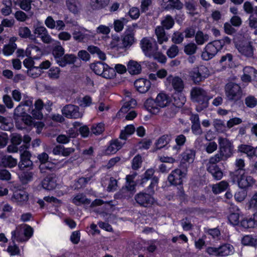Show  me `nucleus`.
Wrapping results in <instances>:
<instances>
[{
  "label": "nucleus",
  "instance_id": "052dcab7",
  "mask_svg": "<svg viewBox=\"0 0 257 257\" xmlns=\"http://www.w3.org/2000/svg\"><path fill=\"white\" fill-rule=\"evenodd\" d=\"M155 173V170L153 168L147 169L141 178V183L144 184L151 179Z\"/></svg>",
  "mask_w": 257,
  "mask_h": 257
},
{
  "label": "nucleus",
  "instance_id": "5fc2aeb1",
  "mask_svg": "<svg viewBox=\"0 0 257 257\" xmlns=\"http://www.w3.org/2000/svg\"><path fill=\"white\" fill-rule=\"evenodd\" d=\"M197 48V47L195 44L190 43L185 46L184 51L186 54L190 56L196 53Z\"/></svg>",
  "mask_w": 257,
  "mask_h": 257
},
{
  "label": "nucleus",
  "instance_id": "20e7f679",
  "mask_svg": "<svg viewBox=\"0 0 257 257\" xmlns=\"http://www.w3.org/2000/svg\"><path fill=\"white\" fill-rule=\"evenodd\" d=\"M220 161H226L220 154L218 153L214 157H212L209 160L207 167V171L211 174L213 178L216 180H220L223 177V172L221 169L217 165Z\"/></svg>",
  "mask_w": 257,
  "mask_h": 257
},
{
  "label": "nucleus",
  "instance_id": "603ef678",
  "mask_svg": "<svg viewBox=\"0 0 257 257\" xmlns=\"http://www.w3.org/2000/svg\"><path fill=\"white\" fill-rule=\"evenodd\" d=\"M40 58V55H36L33 57V58H28L25 59L23 61V65L25 67L28 69V70L31 69L32 67H34L35 62L34 60H37Z\"/></svg>",
  "mask_w": 257,
  "mask_h": 257
},
{
  "label": "nucleus",
  "instance_id": "680f3d73",
  "mask_svg": "<svg viewBox=\"0 0 257 257\" xmlns=\"http://www.w3.org/2000/svg\"><path fill=\"white\" fill-rule=\"evenodd\" d=\"M27 73L29 76L33 78H36L41 75L42 71L40 70L38 66H34L31 69L27 70Z\"/></svg>",
  "mask_w": 257,
  "mask_h": 257
},
{
  "label": "nucleus",
  "instance_id": "9b49d317",
  "mask_svg": "<svg viewBox=\"0 0 257 257\" xmlns=\"http://www.w3.org/2000/svg\"><path fill=\"white\" fill-rule=\"evenodd\" d=\"M135 200L140 206L144 207H150L155 202V199L152 194L143 191L136 194Z\"/></svg>",
  "mask_w": 257,
  "mask_h": 257
},
{
  "label": "nucleus",
  "instance_id": "49530a36",
  "mask_svg": "<svg viewBox=\"0 0 257 257\" xmlns=\"http://www.w3.org/2000/svg\"><path fill=\"white\" fill-rule=\"evenodd\" d=\"M14 40L12 42H10L9 44L5 45L3 48V54L5 56L12 55L17 49V44L14 42Z\"/></svg>",
  "mask_w": 257,
  "mask_h": 257
},
{
  "label": "nucleus",
  "instance_id": "72a5a7b5",
  "mask_svg": "<svg viewBox=\"0 0 257 257\" xmlns=\"http://www.w3.org/2000/svg\"><path fill=\"white\" fill-rule=\"evenodd\" d=\"M105 65H106V63L98 61L91 64L90 68L96 75L102 77L105 67Z\"/></svg>",
  "mask_w": 257,
  "mask_h": 257
},
{
  "label": "nucleus",
  "instance_id": "aec40b11",
  "mask_svg": "<svg viewBox=\"0 0 257 257\" xmlns=\"http://www.w3.org/2000/svg\"><path fill=\"white\" fill-rule=\"evenodd\" d=\"M162 6L167 11L181 10L183 7L180 0H163Z\"/></svg>",
  "mask_w": 257,
  "mask_h": 257
},
{
  "label": "nucleus",
  "instance_id": "c756f323",
  "mask_svg": "<svg viewBox=\"0 0 257 257\" xmlns=\"http://www.w3.org/2000/svg\"><path fill=\"white\" fill-rule=\"evenodd\" d=\"M72 202L76 206L82 204L89 205L91 203V200L86 198L84 194L78 193L73 197Z\"/></svg>",
  "mask_w": 257,
  "mask_h": 257
},
{
  "label": "nucleus",
  "instance_id": "a19ab883",
  "mask_svg": "<svg viewBox=\"0 0 257 257\" xmlns=\"http://www.w3.org/2000/svg\"><path fill=\"white\" fill-rule=\"evenodd\" d=\"M18 33L19 36L23 39H35V36L31 34L30 30L27 27H20Z\"/></svg>",
  "mask_w": 257,
  "mask_h": 257
},
{
  "label": "nucleus",
  "instance_id": "864d4df0",
  "mask_svg": "<svg viewBox=\"0 0 257 257\" xmlns=\"http://www.w3.org/2000/svg\"><path fill=\"white\" fill-rule=\"evenodd\" d=\"M140 12L139 9L136 7H133L130 9L128 13L125 15V17L129 16L133 20L138 19L140 16Z\"/></svg>",
  "mask_w": 257,
  "mask_h": 257
},
{
  "label": "nucleus",
  "instance_id": "de8ad7c7",
  "mask_svg": "<svg viewBox=\"0 0 257 257\" xmlns=\"http://www.w3.org/2000/svg\"><path fill=\"white\" fill-rule=\"evenodd\" d=\"M91 130L92 133L95 135H99L103 133L105 130V125L103 122H99L96 124H93L91 127Z\"/></svg>",
  "mask_w": 257,
  "mask_h": 257
},
{
  "label": "nucleus",
  "instance_id": "774afa93",
  "mask_svg": "<svg viewBox=\"0 0 257 257\" xmlns=\"http://www.w3.org/2000/svg\"><path fill=\"white\" fill-rule=\"evenodd\" d=\"M14 16L16 19L19 22H24L29 18L27 15L21 10L16 11Z\"/></svg>",
  "mask_w": 257,
  "mask_h": 257
},
{
  "label": "nucleus",
  "instance_id": "412c9836",
  "mask_svg": "<svg viewBox=\"0 0 257 257\" xmlns=\"http://www.w3.org/2000/svg\"><path fill=\"white\" fill-rule=\"evenodd\" d=\"M77 57L73 54H64L61 58L57 60L56 63L61 67H64L67 65L74 64L76 61Z\"/></svg>",
  "mask_w": 257,
  "mask_h": 257
},
{
  "label": "nucleus",
  "instance_id": "a18cd8bd",
  "mask_svg": "<svg viewBox=\"0 0 257 257\" xmlns=\"http://www.w3.org/2000/svg\"><path fill=\"white\" fill-rule=\"evenodd\" d=\"M242 243L244 245L251 246H257V238L253 237L251 235H246L244 236L242 239Z\"/></svg>",
  "mask_w": 257,
  "mask_h": 257
},
{
  "label": "nucleus",
  "instance_id": "37998d69",
  "mask_svg": "<svg viewBox=\"0 0 257 257\" xmlns=\"http://www.w3.org/2000/svg\"><path fill=\"white\" fill-rule=\"evenodd\" d=\"M110 0H91L92 8L94 10H101L105 8Z\"/></svg>",
  "mask_w": 257,
  "mask_h": 257
},
{
  "label": "nucleus",
  "instance_id": "2f4dec72",
  "mask_svg": "<svg viewBox=\"0 0 257 257\" xmlns=\"http://www.w3.org/2000/svg\"><path fill=\"white\" fill-rule=\"evenodd\" d=\"M229 184L225 181H221L218 183L213 184L212 186V191L214 194H219L227 190Z\"/></svg>",
  "mask_w": 257,
  "mask_h": 257
},
{
  "label": "nucleus",
  "instance_id": "bb28decb",
  "mask_svg": "<svg viewBox=\"0 0 257 257\" xmlns=\"http://www.w3.org/2000/svg\"><path fill=\"white\" fill-rule=\"evenodd\" d=\"M127 70L131 75H137L141 73L142 66L138 62L131 60L127 64Z\"/></svg>",
  "mask_w": 257,
  "mask_h": 257
},
{
  "label": "nucleus",
  "instance_id": "4c0bfd02",
  "mask_svg": "<svg viewBox=\"0 0 257 257\" xmlns=\"http://www.w3.org/2000/svg\"><path fill=\"white\" fill-rule=\"evenodd\" d=\"M38 159L41 163L39 168L41 172H44L45 171L44 170L45 169L50 170V168L45 165V163L48 162L49 159L48 155L46 153L43 152L39 154L38 156Z\"/></svg>",
  "mask_w": 257,
  "mask_h": 257
},
{
  "label": "nucleus",
  "instance_id": "f257e3e1",
  "mask_svg": "<svg viewBox=\"0 0 257 257\" xmlns=\"http://www.w3.org/2000/svg\"><path fill=\"white\" fill-rule=\"evenodd\" d=\"M172 86L175 91V93L172 95L173 104L178 108L182 107L186 101L185 97L182 94L184 88V84L182 79L179 76L172 78Z\"/></svg>",
  "mask_w": 257,
  "mask_h": 257
},
{
  "label": "nucleus",
  "instance_id": "6e6552de",
  "mask_svg": "<svg viewBox=\"0 0 257 257\" xmlns=\"http://www.w3.org/2000/svg\"><path fill=\"white\" fill-rule=\"evenodd\" d=\"M219 150L218 153L221 154L224 159L227 160L233 154V144L227 139L220 137L218 139Z\"/></svg>",
  "mask_w": 257,
  "mask_h": 257
},
{
  "label": "nucleus",
  "instance_id": "58836bf2",
  "mask_svg": "<svg viewBox=\"0 0 257 257\" xmlns=\"http://www.w3.org/2000/svg\"><path fill=\"white\" fill-rule=\"evenodd\" d=\"M175 141L176 145L173 147V150L179 151L185 145L187 140L186 137L184 135L181 134L176 137Z\"/></svg>",
  "mask_w": 257,
  "mask_h": 257
},
{
  "label": "nucleus",
  "instance_id": "2eb2a0df",
  "mask_svg": "<svg viewBox=\"0 0 257 257\" xmlns=\"http://www.w3.org/2000/svg\"><path fill=\"white\" fill-rule=\"evenodd\" d=\"M31 153L27 150L24 151L20 155V161L18 164L19 169L24 168L33 169V163L31 160Z\"/></svg>",
  "mask_w": 257,
  "mask_h": 257
},
{
  "label": "nucleus",
  "instance_id": "393cba45",
  "mask_svg": "<svg viewBox=\"0 0 257 257\" xmlns=\"http://www.w3.org/2000/svg\"><path fill=\"white\" fill-rule=\"evenodd\" d=\"M245 163L242 159H237L235 163V169L233 171L230 172L229 177L236 176L241 173H245L246 170L244 169Z\"/></svg>",
  "mask_w": 257,
  "mask_h": 257
},
{
  "label": "nucleus",
  "instance_id": "6e6d98bb",
  "mask_svg": "<svg viewBox=\"0 0 257 257\" xmlns=\"http://www.w3.org/2000/svg\"><path fill=\"white\" fill-rule=\"evenodd\" d=\"M77 0H66V4L68 9L73 14H77L78 12L77 6Z\"/></svg>",
  "mask_w": 257,
  "mask_h": 257
},
{
  "label": "nucleus",
  "instance_id": "6ab92c4d",
  "mask_svg": "<svg viewBox=\"0 0 257 257\" xmlns=\"http://www.w3.org/2000/svg\"><path fill=\"white\" fill-rule=\"evenodd\" d=\"M238 51L243 55L251 58L253 55V48L250 42L241 43L237 46Z\"/></svg>",
  "mask_w": 257,
  "mask_h": 257
},
{
  "label": "nucleus",
  "instance_id": "bf43d9fd",
  "mask_svg": "<svg viewBox=\"0 0 257 257\" xmlns=\"http://www.w3.org/2000/svg\"><path fill=\"white\" fill-rule=\"evenodd\" d=\"M28 113V110H27V108L21 103L19 104L14 110L15 116L20 117Z\"/></svg>",
  "mask_w": 257,
  "mask_h": 257
},
{
  "label": "nucleus",
  "instance_id": "13d9d810",
  "mask_svg": "<svg viewBox=\"0 0 257 257\" xmlns=\"http://www.w3.org/2000/svg\"><path fill=\"white\" fill-rule=\"evenodd\" d=\"M244 103L249 108H253L257 105V99L253 95H248L244 99Z\"/></svg>",
  "mask_w": 257,
  "mask_h": 257
},
{
  "label": "nucleus",
  "instance_id": "423d86ee",
  "mask_svg": "<svg viewBox=\"0 0 257 257\" xmlns=\"http://www.w3.org/2000/svg\"><path fill=\"white\" fill-rule=\"evenodd\" d=\"M210 75L209 70L204 65H199L195 67L189 72L190 80L195 84H198L204 81Z\"/></svg>",
  "mask_w": 257,
  "mask_h": 257
},
{
  "label": "nucleus",
  "instance_id": "f3484780",
  "mask_svg": "<svg viewBox=\"0 0 257 257\" xmlns=\"http://www.w3.org/2000/svg\"><path fill=\"white\" fill-rule=\"evenodd\" d=\"M107 148L104 150V153L110 155L116 153L122 147V144L118 139H112L108 143Z\"/></svg>",
  "mask_w": 257,
  "mask_h": 257
},
{
  "label": "nucleus",
  "instance_id": "f704fd0d",
  "mask_svg": "<svg viewBox=\"0 0 257 257\" xmlns=\"http://www.w3.org/2000/svg\"><path fill=\"white\" fill-rule=\"evenodd\" d=\"M161 27L166 30H170L172 28L175 24L174 18L170 15H167L164 17L161 21Z\"/></svg>",
  "mask_w": 257,
  "mask_h": 257
},
{
  "label": "nucleus",
  "instance_id": "5701e85b",
  "mask_svg": "<svg viewBox=\"0 0 257 257\" xmlns=\"http://www.w3.org/2000/svg\"><path fill=\"white\" fill-rule=\"evenodd\" d=\"M41 184L44 189L49 191L54 190L57 185L55 178L52 175H49L45 177Z\"/></svg>",
  "mask_w": 257,
  "mask_h": 257
},
{
  "label": "nucleus",
  "instance_id": "3c124183",
  "mask_svg": "<svg viewBox=\"0 0 257 257\" xmlns=\"http://www.w3.org/2000/svg\"><path fill=\"white\" fill-rule=\"evenodd\" d=\"M60 69L58 67H52L48 72V76L51 79H57L59 78Z\"/></svg>",
  "mask_w": 257,
  "mask_h": 257
},
{
  "label": "nucleus",
  "instance_id": "9d476101",
  "mask_svg": "<svg viewBox=\"0 0 257 257\" xmlns=\"http://www.w3.org/2000/svg\"><path fill=\"white\" fill-rule=\"evenodd\" d=\"M20 117V119L19 118H15L16 127L20 130H26L27 132L31 131L35 121L33 117L28 113Z\"/></svg>",
  "mask_w": 257,
  "mask_h": 257
},
{
  "label": "nucleus",
  "instance_id": "e433bc0d",
  "mask_svg": "<svg viewBox=\"0 0 257 257\" xmlns=\"http://www.w3.org/2000/svg\"><path fill=\"white\" fill-rule=\"evenodd\" d=\"M165 30L164 28L161 26H158L156 29V35L157 37L158 42L160 44H162L164 42H166L168 40Z\"/></svg>",
  "mask_w": 257,
  "mask_h": 257
},
{
  "label": "nucleus",
  "instance_id": "8fccbe9b",
  "mask_svg": "<svg viewBox=\"0 0 257 257\" xmlns=\"http://www.w3.org/2000/svg\"><path fill=\"white\" fill-rule=\"evenodd\" d=\"M177 196L181 203H186L188 201V196L184 191L183 185L180 186V187L178 188Z\"/></svg>",
  "mask_w": 257,
  "mask_h": 257
},
{
  "label": "nucleus",
  "instance_id": "c9c22d12",
  "mask_svg": "<svg viewBox=\"0 0 257 257\" xmlns=\"http://www.w3.org/2000/svg\"><path fill=\"white\" fill-rule=\"evenodd\" d=\"M238 210L237 212H231L227 217L229 222L233 226H239L242 214H240Z\"/></svg>",
  "mask_w": 257,
  "mask_h": 257
},
{
  "label": "nucleus",
  "instance_id": "4d7b16f0",
  "mask_svg": "<svg viewBox=\"0 0 257 257\" xmlns=\"http://www.w3.org/2000/svg\"><path fill=\"white\" fill-rule=\"evenodd\" d=\"M136 183H125V188L122 187L121 191L123 192L124 190L128 191L129 193L128 198L132 197L135 192H136Z\"/></svg>",
  "mask_w": 257,
  "mask_h": 257
},
{
  "label": "nucleus",
  "instance_id": "a878e982",
  "mask_svg": "<svg viewBox=\"0 0 257 257\" xmlns=\"http://www.w3.org/2000/svg\"><path fill=\"white\" fill-rule=\"evenodd\" d=\"M159 109L163 108L169 104L171 102V98L166 93L161 92L157 96L155 99Z\"/></svg>",
  "mask_w": 257,
  "mask_h": 257
},
{
  "label": "nucleus",
  "instance_id": "c03bdc74",
  "mask_svg": "<svg viewBox=\"0 0 257 257\" xmlns=\"http://www.w3.org/2000/svg\"><path fill=\"white\" fill-rule=\"evenodd\" d=\"M233 248L232 245L228 243L223 244L218 247L219 256H224L230 254Z\"/></svg>",
  "mask_w": 257,
  "mask_h": 257
},
{
  "label": "nucleus",
  "instance_id": "cd10ccee",
  "mask_svg": "<svg viewBox=\"0 0 257 257\" xmlns=\"http://www.w3.org/2000/svg\"><path fill=\"white\" fill-rule=\"evenodd\" d=\"M172 136L170 134H165L161 136L155 143L157 150H161L168 145L171 141Z\"/></svg>",
  "mask_w": 257,
  "mask_h": 257
},
{
  "label": "nucleus",
  "instance_id": "69168bd1",
  "mask_svg": "<svg viewBox=\"0 0 257 257\" xmlns=\"http://www.w3.org/2000/svg\"><path fill=\"white\" fill-rule=\"evenodd\" d=\"M142 163V160L141 155H136L132 160V169L135 170L139 169L141 167Z\"/></svg>",
  "mask_w": 257,
  "mask_h": 257
},
{
  "label": "nucleus",
  "instance_id": "f03ea898",
  "mask_svg": "<svg viewBox=\"0 0 257 257\" xmlns=\"http://www.w3.org/2000/svg\"><path fill=\"white\" fill-rule=\"evenodd\" d=\"M191 98L193 102L197 104L196 110L200 112L208 107L209 98L207 92L200 87H194L191 91Z\"/></svg>",
  "mask_w": 257,
  "mask_h": 257
},
{
  "label": "nucleus",
  "instance_id": "4468645a",
  "mask_svg": "<svg viewBox=\"0 0 257 257\" xmlns=\"http://www.w3.org/2000/svg\"><path fill=\"white\" fill-rule=\"evenodd\" d=\"M62 112L63 115L68 118L76 119L81 116L79 107L73 104L66 105L63 108Z\"/></svg>",
  "mask_w": 257,
  "mask_h": 257
},
{
  "label": "nucleus",
  "instance_id": "e2e57ef3",
  "mask_svg": "<svg viewBox=\"0 0 257 257\" xmlns=\"http://www.w3.org/2000/svg\"><path fill=\"white\" fill-rule=\"evenodd\" d=\"M9 119L5 116L0 115L1 127L6 131L9 130L12 127V123H9Z\"/></svg>",
  "mask_w": 257,
  "mask_h": 257
},
{
  "label": "nucleus",
  "instance_id": "ea45409f",
  "mask_svg": "<svg viewBox=\"0 0 257 257\" xmlns=\"http://www.w3.org/2000/svg\"><path fill=\"white\" fill-rule=\"evenodd\" d=\"M65 53L64 48L60 45H56L52 49V54L53 55L56 62L64 55Z\"/></svg>",
  "mask_w": 257,
  "mask_h": 257
},
{
  "label": "nucleus",
  "instance_id": "338daca9",
  "mask_svg": "<svg viewBox=\"0 0 257 257\" xmlns=\"http://www.w3.org/2000/svg\"><path fill=\"white\" fill-rule=\"evenodd\" d=\"M152 4V0H142L140 11L141 13H146L149 10V7Z\"/></svg>",
  "mask_w": 257,
  "mask_h": 257
},
{
  "label": "nucleus",
  "instance_id": "4be33fe9",
  "mask_svg": "<svg viewBox=\"0 0 257 257\" xmlns=\"http://www.w3.org/2000/svg\"><path fill=\"white\" fill-rule=\"evenodd\" d=\"M31 170L26 168L19 169L18 175L22 182L28 183L33 180V173L31 171Z\"/></svg>",
  "mask_w": 257,
  "mask_h": 257
},
{
  "label": "nucleus",
  "instance_id": "c85d7f7f",
  "mask_svg": "<svg viewBox=\"0 0 257 257\" xmlns=\"http://www.w3.org/2000/svg\"><path fill=\"white\" fill-rule=\"evenodd\" d=\"M237 153L246 154L247 156L253 157L255 155V149L251 146L240 144L237 147Z\"/></svg>",
  "mask_w": 257,
  "mask_h": 257
},
{
  "label": "nucleus",
  "instance_id": "f8f14e48",
  "mask_svg": "<svg viewBox=\"0 0 257 257\" xmlns=\"http://www.w3.org/2000/svg\"><path fill=\"white\" fill-rule=\"evenodd\" d=\"M186 172L177 168L172 170L168 177L170 184L174 186L183 185V179L186 176Z\"/></svg>",
  "mask_w": 257,
  "mask_h": 257
},
{
  "label": "nucleus",
  "instance_id": "7ed1b4c3",
  "mask_svg": "<svg viewBox=\"0 0 257 257\" xmlns=\"http://www.w3.org/2000/svg\"><path fill=\"white\" fill-rule=\"evenodd\" d=\"M243 91L239 84L233 82H228L225 86V94L227 100L236 103L240 100Z\"/></svg>",
  "mask_w": 257,
  "mask_h": 257
},
{
  "label": "nucleus",
  "instance_id": "79ce46f5",
  "mask_svg": "<svg viewBox=\"0 0 257 257\" xmlns=\"http://www.w3.org/2000/svg\"><path fill=\"white\" fill-rule=\"evenodd\" d=\"M195 151L192 149L186 150L182 154V160L188 163H192L195 158Z\"/></svg>",
  "mask_w": 257,
  "mask_h": 257
},
{
  "label": "nucleus",
  "instance_id": "0e129e2a",
  "mask_svg": "<svg viewBox=\"0 0 257 257\" xmlns=\"http://www.w3.org/2000/svg\"><path fill=\"white\" fill-rule=\"evenodd\" d=\"M184 38V35L183 33L180 32H176L173 34L172 40L175 44H179L181 43Z\"/></svg>",
  "mask_w": 257,
  "mask_h": 257
},
{
  "label": "nucleus",
  "instance_id": "dca6fc26",
  "mask_svg": "<svg viewBox=\"0 0 257 257\" xmlns=\"http://www.w3.org/2000/svg\"><path fill=\"white\" fill-rule=\"evenodd\" d=\"M151 83L148 79L141 78L136 80L134 86L137 90L140 93L147 92L151 87Z\"/></svg>",
  "mask_w": 257,
  "mask_h": 257
},
{
  "label": "nucleus",
  "instance_id": "39448f33",
  "mask_svg": "<svg viewBox=\"0 0 257 257\" xmlns=\"http://www.w3.org/2000/svg\"><path fill=\"white\" fill-rule=\"evenodd\" d=\"M247 174L248 172H246L245 173H241L236 177H231L230 179L233 184H237L240 189L247 190L256 182V180L252 176H248Z\"/></svg>",
  "mask_w": 257,
  "mask_h": 257
},
{
  "label": "nucleus",
  "instance_id": "b1692460",
  "mask_svg": "<svg viewBox=\"0 0 257 257\" xmlns=\"http://www.w3.org/2000/svg\"><path fill=\"white\" fill-rule=\"evenodd\" d=\"M155 99L150 97L144 102V107L151 114H157L160 111L159 106Z\"/></svg>",
  "mask_w": 257,
  "mask_h": 257
},
{
  "label": "nucleus",
  "instance_id": "7c9ffc66",
  "mask_svg": "<svg viewBox=\"0 0 257 257\" xmlns=\"http://www.w3.org/2000/svg\"><path fill=\"white\" fill-rule=\"evenodd\" d=\"M17 160L13 158L11 156H5L3 157L0 162V165L3 167L13 168L17 166Z\"/></svg>",
  "mask_w": 257,
  "mask_h": 257
},
{
  "label": "nucleus",
  "instance_id": "ddd939ff",
  "mask_svg": "<svg viewBox=\"0 0 257 257\" xmlns=\"http://www.w3.org/2000/svg\"><path fill=\"white\" fill-rule=\"evenodd\" d=\"M239 226L244 229L253 228L257 226V211L251 216L242 214Z\"/></svg>",
  "mask_w": 257,
  "mask_h": 257
},
{
  "label": "nucleus",
  "instance_id": "473e14b6",
  "mask_svg": "<svg viewBox=\"0 0 257 257\" xmlns=\"http://www.w3.org/2000/svg\"><path fill=\"white\" fill-rule=\"evenodd\" d=\"M13 198L16 202L21 204L27 202L29 199L28 193L24 190L16 191L14 192Z\"/></svg>",
  "mask_w": 257,
  "mask_h": 257
},
{
  "label": "nucleus",
  "instance_id": "a211bd4d",
  "mask_svg": "<svg viewBox=\"0 0 257 257\" xmlns=\"http://www.w3.org/2000/svg\"><path fill=\"white\" fill-rule=\"evenodd\" d=\"M134 31L131 26H128L122 38V44L123 47L127 48L130 47L134 43L135 33Z\"/></svg>",
  "mask_w": 257,
  "mask_h": 257
},
{
  "label": "nucleus",
  "instance_id": "0eeeda50",
  "mask_svg": "<svg viewBox=\"0 0 257 257\" xmlns=\"http://www.w3.org/2000/svg\"><path fill=\"white\" fill-rule=\"evenodd\" d=\"M221 42L214 40L208 43L202 52L201 57L203 60L208 61L213 58L217 52L222 49Z\"/></svg>",
  "mask_w": 257,
  "mask_h": 257
},
{
  "label": "nucleus",
  "instance_id": "09e8293b",
  "mask_svg": "<svg viewBox=\"0 0 257 257\" xmlns=\"http://www.w3.org/2000/svg\"><path fill=\"white\" fill-rule=\"evenodd\" d=\"M115 76V70L106 64L102 77L106 79H111Z\"/></svg>",
  "mask_w": 257,
  "mask_h": 257
},
{
  "label": "nucleus",
  "instance_id": "1a4fd4ad",
  "mask_svg": "<svg viewBox=\"0 0 257 257\" xmlns=\"http://www.w3.org/2000/svg\"><path fill=\"white\" fill-rule=\"evenodd\" d=\"M141 49L145 55L151 57L158 50V46L155 41H151L147 37L143 38L140 43Z\"/></svg>",
  "mask_w": 257,
  "mask_h": 257
}]
</instances>
